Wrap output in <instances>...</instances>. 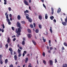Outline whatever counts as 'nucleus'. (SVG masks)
<instances>
[{
	"label": "nucleus",
	"instance_id": "nucleus-1",
	"mask_svg": "<svg viewBox=\"0 0 67 67\" xmlns=\"http://www.w3.org/2000/svg\"><path fill=\"white\" fill-rule=\"evenodd\" d=\"M21 32V30L20 29V28H18V29H16L15 32L16 33H19V34H20V32Z\"/></svg>",
	"mask_w": 67,
	"mask_h": 67
},
{
	"label": "nucleus",
	"instance_id": "nucleus-2",
	"mask_svg": "<svg viewBox=\"0 0 67 67\" xmlns=\"http://www.w3.org/2000/svg\"><path fill=\"white\" fill-rule=\"evenodd\" d=\"M7 13H6L5 14V15L6 16V18H7L6 21H9V20H10V19H9V15H7Z\"/></svg>",
	"mask_w": 67,
	"mask_h": 67
},
{
	"label": "nucleus",
	"instance_id": "nucleus-3",
	"mask_svg": "<svg viewBox=\"0 0 67 67\" xmlns=\"http://www.w3.org/2000/svg\"><path fill=\"white\" fill-rule=\"evenodd\" d=\"M16 26L17 27H20V26H21V24L20 23V22L19 21H18L17 22L16 24Z\"/></svg>",
	"mask_w": 67,
	"mask_h": 67
},
{
	"label": "nucleus",
	"instance_id": "nucleus-4",
	"mask_svg": "<svg viewBox=\"0 0 67 67\" xmlns=\"http://www.w3.org/2000/svg\"><path fill=\"white\" fill-rule=\"evenodd\" d=\"M26 1V0L24 1V4H25V5H29V3L27 2V1Z\"/></svg>",
	"mask_w": 67,
	"mask_h": 67
},
{
	"label": "nucleus",
	"instance_id": "nucleus-5",
	"mask_svg": "<svg viewBox=\"0 0 67 67\" xmlns=\"http://www.w3.org/2000/svg\"><path fill=\"white\" fill-rule=\"evenodd\" d=\"M27 36L29 38H31L32 37V34H28L27 35Z\"/></svg>",
	"mask_w": 67,
	"mask_h": 67
},
{
	"label": "nucleus",
	"instance_id": "nucleus-6",
	"mask_svg": "<svg viewBox=\"0 0 67 67\" xmlns=\"http://www.w3.org/2000/svg\"><path fill=\"white\" fill-rule=\"evenodd\" d=\"M62 24L64 26H66L67 25V23L66 22H62Z\"/></svg>",
	"mask_w": 67,
	"mask_h": 67
},
{
	"label": "nucleus",
	"instance_id": "nucleus-7",
	"mask_svg": "<svg viewBox=\"0 0 67 67\" xmlns=\"http://www.w3.org/2000/svg\"><path fill=\"white\" fill-rule=\"evenodd\" d=\"M28 21L30 23H31L32 22V19L31 18H30L28 19Z\"/></svg>",
	"mask_w": 67,
	"mask_h": 67
},
{
	"label": "nucleus",
	"instance_id": "nucleus-8",
	"mask_svg": "<svg viewBox=\"0 0 67 67\" xmlns=\"http://www.w3.org/2000/svg\"><path fill=\"white\" fill-rule=\"evenodd\" d=\"M49 63L51 65H53V61L52 60H50L49 61Z\"/></svg>",
	"mask_w": 67,
	"mask_h": 67
},
{
	"label": "nucleus",
	"instance_id": "nucleus-9",
	"mask_svg": "<svg viewBox=\"0 0 67 67\" xmlns=\"http://www.w3.org/2000/svg\"><path fill=\"white\" fill-rule=\"evenodd\" d=\"M38 18L40 20H41L42 19V16L41 15H40L39 16Z\"/></svg>",
	"mask_w": 67,
	"mask_h": 67
},
{
	"label": "nucleus",
	"instance_id": "nucleus-10",
	"mask_svg": "<svg viewBox=\"0 0 67 67\" xmlns=\"http://www.w3.org/2000/svg\"><path fill=\"white\" fill-rule=\"evenodd\" d=\"M17 18L18 20H21V16L19 15L17 16Z\"/></svg>",
	"mask_w": 67,
	"mask_h": 67
},
{
	"label": "nucleus",
	"instance_id": "nucleus-11",
	"mask_svg": "<svg viewBox=\"0 0 67 67\" xmlns=\"http://www.w3.org/2000/svg\"><path fill=\"white\" fill-rule=\"evenodd\" d=\"M51 10L52 12L51 13L53 15L54 14V9L53 8H51Z\"/></svg>",
	"mask_w": 67,
	"mask_h": 67
},
{
	"label": "nucleus",
	"instance_id": "nucleus-12",
	"mask_svg": "<svg viewBox=\"0 0 67 67\" xmlns=\"http://www.w3.org/2000/svg\"><path fill=\"white\" fill-rule=\"evenodd\" d=\"M29 60V58H26V60H25V63H27V62Z\"/></svg>",
	"mask_w": 67,
	"mask_h": 67
},
{
	"label": "nucleus",
	"instance_id": "nucleus-13",
	"mask_svg": "<svg viewBox=\"0 0 67 67\" xmlns=\"http://www.w3.org/2000/svg\"><path fill=\"white\" fill-rule=\"evenodd\" d=\"M7 21L8 22L9 25H11V22H10V19H9V20H7Z\"/></svg>",
	"mask_w": 67,
	"mask_h": 67
},
{
	"label": "nucleus",
	"instance_id": "nucleus-14",
	"mask_svg": "<svg viewBox=\"0 0 67 67\" xmlns=\"http://www.w3.org/2000/svg\"><path fill=\"white\" fill-rule=\"evenodd\" d=\"M14 58L15 60H17V56H16V55H14Z\"/></svg>",
	"mask_w": 67,
	"mask_h": 67
},
{
	"label": "nucleus",
	"instance_id": "nucleus-15",
	"mask_svg": "<svg viewBox=\"0 0 67 67\" xmlns=\"http://www.w3.org/2000/svg\"><path fill=\"white\" fill-rule=\"evenodd\" d=\"M60 11H61V9L60 8H59L58 9V10L57 11V12L58 13H59Z\"/></svg>",
	"mask_w": 67,
	"mask_h": 67
},
{
	"label": "nucleus",
	"instance_id": "nucleus-16",
	"mask_svg": "<svg viewBox=\"0 0 67 67\" xmlns=\"http://www.w3.org/2000/svg\"><path fill=\"white\" fill-rule=\"evenodd\" d=\"M47 18H48V15L47 14H46L45 15V19H47Z\"/></svg>",
	"mask_w": 67,
	"mask_h": 67
},
{
	"label": "nucleus",
	"instance_id": "nucleus-17",
	"mask_svg": "<svg viewBox=\"0 0 67 67\" xmlns=\"http://www.w3.org/2000/svg\"><path fill=\"white\" fill-rule=\"evenodd\" d=\"M35 32L36 33H38L39 32V30L38 29H36L35 31Z\"/></svg>",
	"mask_w": 67,
	"mask_h": 67
},
{
	"label": "nucleus",
	"instance_id": "nucleus-18",
	"mask_svg": "<svg viewBox=\"0 0 67 67\" xmlns=\"http://www.w3.org/2000/svg\"><path fill=\"white\" fill-rule=\"evenodd\" d=\"M27 31L28 33H31V30L30 29H28L27 30Z\"/></svg>",
	"mask_w": 67,
	"mask_h": 67
},
{
	"label": "nucleus",
	"instance_id": "nucleus-19",
	"mask_svg": "<svg viewBox=\"0 0 67 67\" xmlns=\"http://www.w3.org/2000/svg\"><path fill=\"white\" fill-rule=\"evenodd\" d=\"M22 44L24 46L25 45V41H23L22 42Z\"/></svg>",
	"mask_w": 67,
	"mask_h": 67
},
{
	"label": "nucleus",
	"instance_id": "nucleus-20",
	"mask_svg": "<svg viewBox=\"0 0 67 67\" xmlns=\"http://www.w3.org/2000/svg\"><path fill=\"white\" fill-rule=\"evenodd\" d=\"M32 41L33 44H34V45H36V42H35L34 41L32 40Z\"/></svg>",
	"mask_w": 67,
	"mask_h": 67
},
{
	"label": "nucleus",
	"instance_id": "nucleus-21",
	"mask_svg": "<svg viewBox=\"0 0 67 67\" xmlns=\"http://www.w3.org/2000/svg\"><path fill=\"white\" fill-rule=\"evenodd\" d=\"M7 43H10V38L9 37H8V39L7 41Z\"/></svg>",
	"mask_w": 67,
	"mask_h": 67
},
{
	"label": "nucleus",
	"instance_id": "nucleus-22",
	"mask_svg": "<svg viewBox=\"0 0 67 67\" xmlns=\"http://www.w3.org/2000/svg\"><path fill=\"white\" fill-rule=\"evenodd\" d=\"M62 67H67V64H63Z\"/></svg>",
	"mask_w": 67,
	"mask_h": 67
},
{
	"label": "nucleus",
	"instance_id": "nucleus-23",
	"mask_svg": "<svg viewBox=\"0 0 67 67\" xmlns=\"http://www.w3.org/2000/svg\"><path fill=\"white\" fill-rule=\"evenodd\" d=\"M17 34H18V35H16V36L17 37H19V36L21 35V34H19V33H17Z\"/></svg>",
	"mask_w": 67,
	"mask_h": 67
},
{
	"label": "nucleus",
	"instance_id": "nucleus-24",
	"mask_svg": "<svg viewBox=\"0 0 67 67\" xmlns=\"http://www.w3.org/2000/svg\"><path fill=\"white\" fill-rule=\"evenodd\" d=\"M50 19L51 20H53V19H54V17L53 16H52L50 17Z\"/></svg>",
	"mask_w": 67,
	"mask_h": 67
},
{
	"label": "nucleus",
	"instance_id": "nucleus-25",
	"mask_svg": "<svg viewBox=\"0 0 67 67\" xmlns=\"http://www.w3.org/2000/svg\"><path fill=\"white\" fill-rule=\"evenodd\" d=\"M42 26L41 24L38 25V27L40 28V29H41L42 28Z\"/></svg>",
	"mask_w": 67,
	"mask_h": 67
},
{
	"label": "nucleus",
	"instance_id": "nucleus-26",
	"mask_svg": "<svg viewBox=\"0 0 67 67\" xmlns=\"http://www.w3.org/2000/svg\"><path fill=\"white\" fill-rule=\"evenodd\" d=\"M18 54H20V53H21L20 52H21V50H20V49H19L18 50Z\"/></svg>",
	"mask_w": 67,
	"mask_h": 67
},
{
	"label": "nucleus",
	"instance_id": "nucleus-27",
	"mask_svg": "<svg viewBox=\"0 0 67 67\" xmlns=\"http://www.w3.org/2000/svg\"><path fill=\"white\" fill-rule=\"evenodd\" d=\"M0 63L1 65H2V64H3V62H2V60H0Z\"/></svg>",
	"mask_w": 67,
	"mask_h": 67
},
{
	"label": "nucleus",
	"instance_id": "nucleus-28",
	"mask_svg": "<svg viewBox=\"0 0 67 67\" xmlns=\"http://www.w3.org/2000/svg\"><path fill=\"white\" fill-rule=\"evenodd\" d=\"M29 13V11L27 10H26V11H25L24 13Z\"/></svg>",
	"mask_w": 67,
	"mask_h": 67
},
{
	"label": "nucleus",
	"instance_id": "nucleus-29",
	"mask_svg": "<svg viewBox=\"0 0 67 67\" xmlns=\"http://www.w3.org/2000/svg\"><path fill=\"white\" fill-rule=\"evenodd\" d=\"M5 47L6 48H7L8 47V43H7V44L5 45Z\"/></svg>",
	"mask_w": 67,
	"mask_h": 67
},
{
	"label": "nucleus",
	"instance_id": "nucleus-30",
	"mask_svg": "<svg viewBox=\"0 0 67 67\" xmlns=\"http://www.w3.org/2000/svg\"><path fill=\"white\" fill-rule=\"evenodd\" d=\"M9 51H10V52H13V51L12 50H13L12 49V48H9Z\"/></svg>",
	"mask_w": 67,
	"mask_h": 67
},
{
	"label": "nucleus",
	"instance_id": "nucleus-31",
	"mask_svg": "<svg viewBox=\"0 0 67 67\" xmlns=\"http://www.w3.org/2000/svg\"><path fill=\"white\" fill-rule=\"evenodd\" d=\"M5 64H7L8 63V59H6L5 60Z\"/></svg>",
	"mask_w": 67,
	"mask_h": 67
},
{
	"label": "nucleus",
	"instance_id": "nucleus-32",
	"mask_svg": "<svg viewBox=\"0 0 67 67\" xmlns=\"http://www.w3.org/2000/svg\"><path fill=\"white\" fill-rule=\"evenodd\" d=\"M4 4H7V0H4Z\"/></svg>",
	"mask_w": 67,
	"mask_h": 67
},
{
	"label": "nucleus",
	"instance_id": "nucleus-33",
	"mask_svg": "<svg viewBox=\"0 0 67 67\" xmlns=\"http://www.w3.org/2000/svg\"><path fill=\"white\" fill-rule=\"evenodd\" d=\"M19 54L18 55V57H21L22 56V54H21V53H19Z\"/></svg>",
	"mask_w": 67,
	"mask_h": 67
},
{
	"label": "nucleus",
	"instance_id": "nucleus-34",
	"mask_svg": "<svg viewBox=\"0 0 67 67\" xmlns=\"http://www.w3.org/2000/svg\"><path fill=\"white\" fill-rule=\"evenodd\" d=\"M30 26L31 28H33L34 26H33V25L32 24H31L30 25Z\"/></svg>",
	"mask_w": 67,
	"mask_h": 67
},
{
	"label": "nucleus",
	"instance_id": "nucleus-35",
	"mask_svg": "<svg viewBox=\"0 0 67 67\" xmlns=\"http://www.w3.org/2000/svg\"><path fill=\"white\" fill-rule=\"evenodd\" d=\"M42 38H43L42 40L43 41V42H46V39H44V37H42Z\"/></svg>",
	"mask_w": 67,
	"mask_h": 67
},
{
	"label": "nucleus",
	"instance_id": "nucleus-36",
	"mask_svg": "<svg viewBox=\"0 0 67 67\" xmlns=\"http://www.w3.org/2000/svg\"><path fill=\"white\" fill-rule=\"evenodd\" d=\"M64 45L65 46L67 47V44L66 42H64Z\"/></svg>",
	"mask_w": 67,
	"mask_h": 67
},
{
	"label": "nucleus",
	"instance_id": "nucleus-37",
	"mask_svg": "<svg viewBox=\"0 0 67 67\" xmlns=\"http://www.w3.org/2000/svg\"><path fill=\"white\" fill-rule=\"evenodd\" d=\"M8 9L9 11H11V8L10 7H8Z\"/></svg>",
	"mask_w": 67,
	"mask_h": 67
},
{
	"label": "nucleus",
	"instance_id": "nucleus-38",
	"mask_svg": "<svg viewBox=\"0 0 67 67\" xmlns=\"http://www.w3.org/2000/svg\"><path fill=\"white\" fill-rule=\"evenodd\" d=\"M21 23H22V24H25V22L24 21H21Z\"/></svg>",
	"mask_w": 67,
	"mask_h": 67
},
{
	"label": "nucleus",
	"instance_id": "nucleus-39",
	"mask_svg": "<svg viewBox=\"0 0 67 67\" xmlns=\"http://www.w3.org/2000/svg\"><path fill=\"white\" fill-rule=\"evenodd\" d=\"M43 62L44 64H45V65H46V62H45V60H43Z\"/></svg>",
	"mask_w": 67,
	"mask_h": 67
},
{
	"label": "nucleus",
	"instance_id": "nucleus-40",
	"mask_svg": "<svg viewBox=\"0 0 67 67\" xmlns=\"http://www.w3.org/2000/svg\"><path fill=\"white\" fill-rule=\"evenodd\" d=\"M26 18L27 19V20H28L29 19H30V18H29V17L27 16H26Z\"/></svg>",
	"mask_w": 67,
	"mask_h": 67
},
{
	"label": "nucleus",
	"instance_id": "nucleus-41",
	"mask_svg": "<svg viewBox=\"0 0 67 67\" xmlns=\"http://www.w3.org/2000/svg\"><path fill=\"white\" fill-rule=\"evenodd\" d=\"M12 30H13V31H14V30H15V28H14V27H12Z\"/></svg>",
	"mask_w": 67,
	"mask_h": 67
},
{
	"label": "nucleus",
	"instance_id": "nucleus-42",
	"mask_svg": "<svg viewBox=\"0 0 67 67\" xmlns=\"http://www.w3.org/2000/svg\"><path fill=\"white\" fill-rule=\"evenodd\" d=\"M24 53V54H26V53H27V52H26L25 51H24V53Z\"/></svg>",
	"mask_w": 67,
	"mask_h": 67
},
{
	"label": "nucleus",
	"instance_id": "nucleus-43",
	"mask_svg": "<svg viewBox=\"0 0 67 67\" xmlns=\"http://www.w3.org/2000/svg\"><path fill=\"white\" fill-rule=\"evenodd\" d=\"M42 55L43 56H45V53H44V52H43V54H42Z\"/></svg>",
	"mask_w": 67,
	"mask_h": 67
},
{
	"label": "nucleus",
	"instance_id": "nucleus-44",
	"mask_svg": "<svg viewBox=\"0 0 67 67\" xmlns=\"http://www.w3.org/2000/svg\"><path fill=\"white\" fill-rule=\"evenodd\" d=\"M53 49V47H51L50 48V51H51V50H52Z\"/></svg>",
	"mask_w": 67,
	"mask_h": 67
},
{
	"label": "nucleus",
	"instance_id": "nucleus-45",
	"mask_svg": "<svg viewBox=\"0 0 67 67\" xmlns=\"http://www.w3.org/2000/svg\"><path fill=\"white\" fill-rule=\"evenodd\" d=\"M13 65L12 64H11L9 65V67H13Z\"/></svg>",
	"mask_w": 67,
	"mask_h": 67
},
{
	"label": "nucleus",
	"instance_id": "nucleus-46",
	"mask_svg": "<svg viewBox=\"0 0 67 67\" xmlns=\"http://www.w3.org/2000/svg\"><path fill=\"white\" fill-rule=\"evenodd\" d=\"M50 31L51 32V33H53V31H52V29H50Z\"/></svg>",
	"mask_w": 67,
	"mask_h": 67
},
{
	"label": "nucleus",
	"instance_id": "nucleus-47",
	"mask_svg": "<svg viewBox=\"0 0 67 67\" xmlns=\"http://www.w3.org/2000/svg\"><path fill=\"white\" fill-rule=\"evenodd\" d=\"M1 31L2 33H3L4 32V29H2Z\"/></svg>",
	"mask_w": 67,
	"mask_h": 67
},
{
	"label": "nucleus",
	"instance_id": "nucleus-48",
	"mask_svg": "<svg viewBox=\"0 0 67 67\" xmlns=\"http://www.w3.org/2000/svg\"><path fill=\"white\" fill-rule=\"evenodd\" d=\"M2 26L3 29H4V28H5V27L4 26V24H3Z\"/></svg>",
	"mask_w": 67,
	"mask_h": 67
},
{
	"label": "nucleus",
	"instance_id": "nucleus-49",
	"mask_svg": "<svg viewBox=\"0 0 67 67\" xmlns=\"http://www.w3.org/2000/svg\"><path fill=\"white\" fill-rule=\"evenodd\" d=\"M25 15H27V16H29V15L27 14H26V13H25Z\"/></svg>",
	"mask_w": 67,
	"mask_h": 67
},
{
	"label": "nucleus",
	"instance_id": "nucleus-50",
	"mask_svg": "<svg viewBox=\"0 0 67 67\" xmlns=\"http://www.w3.org/2000/svg\"><path fill=\"white\" fill-rule=\"evenodd\" d=\"M43 6L44 7V8H45V9H46V6H45V4H43Z\"/></svg>",
	"mask_w": 67,
	"mask_h": 67
},
{
	"label": "nucleus",
	"instance_id": "nucleus-51",
	"mask_svg": "<svg viewBox=\"0 0 67 67\" xmlns=\"http://www.w3.org/2000/svg\"><path fill=\"white\" fill-rule=\"evenodd\" d=\"M16 40V38H14V39H13V41H14H14H15V40Z\"/></svg>",
	"mask_w": 67,
	"mask_h": 67
},
{
	"label": "nucleus",
	"instance_id": "nucleus-52",
	"mask_svg": "<svg viewBox=\"0 0 67 67\" xmlns=\"http://www.w3.org/2000/svg\"><path fill=\"white\" fill-rule=\"evenodd\" d=\"M19 48L20 49H21V50H22V47H19Z\"/></svg>",
	"mask_w": 67,
	"mask_h": 67
},
{
	"label": "nucleus",
	"instance_id": "nucleus-53",
	"mask_svg": "<svg viewBox=\"0 0 67 67\" xmlns=\"http://www.w3.org/2000/svg\"><path fill=\"white\" fill-rule=\"evenodd\" d=\"M14 53L13 54L14 55H16V52L14 51Z\"/></svg>",
	"mask_w": 67,
	"mask_h": 67
},
{
	"label": "nucleus",
	"instance_id": "nucleus-54",
	"mask_svg": "<svg viewBox=\"0 0 67 67\" xmlns=\"http://www.w3.org/2000/svg\"><path fill=\"white\" fill-rule=\"evenodd\" d=\"M65 22H67V18L65 19Z\"/></svg>",
	"mask_w": 67,
	"mask_h": 67
},
{
	"label": "nucleus",
	"instance_id": "nucleus-55",
	"mask_svg": "<svg viewBox=\"0 0 67 67\" xmlns=\"http://www.w3.org/2000/svg\"><path fill=\"white\" fill-rule=\"evenodd\" d=\"M65 49V48H64V47H62V50H64Z\"/></svg>",
	"mask_w": 67,
	"mask_h": 67
},
{
	"label": "nucleus",
	"instance_id": "nucleus-56",
	"mask_svg": "<svg viewBox=\"0 0 67 67\" xmlns=\"http://www.w3.org/2000/svg\"><path fill=\"white\" fill-rule=\"evenodd\" d=\"M21 26H20V27H19V28H20V29H23V27H21Z\"/></svg>",
	"mask_w": 67,
	"mask_h": 67
},
{
	"label": "nucleus",
	"instance_id": "nucleus-57",
	"mask_svg": "<svg viewBox=\"0 0 67 67\" xmlns=\"http://www.w3.org/2000/svg\"><path fill=\"white\" fill-rule=\"evenodd\" d=\"M33 25H34V27H35V26H36L35 23H33Z\"/></svg>",
	"mask_w": 67,
	"mask_h": 67
},
{
	"label": "nucleus",
	"instance_id": "nucleus-58",
	"mask_svg": "<svg viewBox=\"0 0 67 67\" xmlns=\"http://www.w3.org/2000/svg\"><path fill=\"white\" fill-rule=\"evenodd\" d=\"M23 41H25V38L23 37Z\"/></svg>",
	"mask_w": 67,
	"mask_h": 67
},
{
	"label": "nucleus",
	"instance_id": "nucleus-59",
	"mask_svg": "<svg viewBox=\"0 0 67 67\" xmlns=\"http://www.w3.org/2000/svg\"><path fill=\"white\" fill-rule=\"evenodd\" d=\"M9 17H10V18H12V15L11 14H10L9 15Z\"/></svg>",
	"mask_w": 67,
	"mask_h": 67
},
{
	"label": "nucleus",
	"instance_id": "nucleus-60",
	"mask_svg": "<svg viewBox=\"0 0 67 67\" xmlns=\"http://www.w3.org/2000/svg\"><path fill=\"white\" fill-rule=\"evenodd\" d=\"M29 9L30 10H31V7L30 6L29 7Z\"/></svg>",
	"mask_w": 67,
	"mask_h": 67
},
{
	"label": "nucleus",
	"instance_id": "nucleus-61",
	"mask_svg": "<svg viewBox=\"0 0 67 67\" xmlns=\"http://www.w3.org/2000/svg\"><path fill=\"white\" fill-rule=\"evenodd\" d=\"M53 21H54V22H55V23H56V20H55V19L53 20Z\"/></svg>",
	"mask_w": 67,
	"mask_h": 67
},
{
	"label": "nucleus",
	"instance_id": "nucleus-62",
	"mask_svg": "<svg viewBox=\"0 0 67 67\" xmlns=\"http://www.w3.org/2000/svg\"><path fill=\"white\" fill-rule=\"evenodd\" d=\"M47 48L48 49H49V47L48 46H47Z\"/></svg>",
	"mask_w": 67,
	"mask_h": 67
},
{
	"label": "nucleus",
	"instance_id": "nucleus-63",
	"mask_svg": "<svg viewBox=\"0 0 67 67\" xmlns=\"http://www.w3.org/2000/svg\"><path fill=\"white\" fill-rule=\"evenodd\" d=\"M12 52L13 51H10V53L12 55H13V53H12Z\"/></svg>",
	"mask_w": 67,
	"mask_h": 67
},
{
	"label": "nucleus",
	"instance_id": "nucleus-64",
	"mask_svg": "<svg viewBox=\"0 0 67 67\" xmlns=\"http://www.w3.org/2000/svg\"><path fill=\"white\" fill-rule=\"evenodd\" d=\"M24 56H25V54L24 53H23V57H24Z\"/></svg>",
	"mask_w": 67,
	"mask_h": 67
}]
</instances>
